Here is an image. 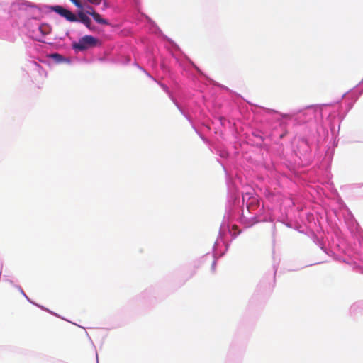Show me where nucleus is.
I'll return each mask as SVG.
<instances>
[{"label": "nucleus", "mask_w": 363, "mask_h": 363, "mask_svg": "<svg viewBox=\"0 0 363 363\" xmlns=\"http://www.w3.org/2000/svg\"><path fill=\"white\" fill-rule=\"evenodd\" d=\"M51 9L70 22L77 21V17L75 14L61 6H52Z\"/></svg>", "instance_id": "f03ea898"}, {"label": "nucleus", "mask_w": 363, "mask_h": 363, "mask_svg": "<svg viewBox=\"0 0 363 363\" xmlns=\"http://www.w3.org/2000/svg\"><path fill=\"white\" fill-rule=\"evenodd\" d=\"M90 4L94 5H99L101 2V0H87Z\"/></svg>", "instance_id": "423d86ee"}, {"label": "nucleus", "mask_w": 363, "mask_h": 363, "mask_svg": "<svg viewBox=\"0 0 363 363\" xmlns=\"http://www.w3.org/2000/svg\"><path fill=\"white\" fill-rule=\"evenodd\" d=\"M91 9H94L91 6L87 5L85 9H81L82 11H91Z\"/></svg>", "instance_id": "0eeeda50"}, {"label": "nucleus", "mask_w": 363, "mask_h": 363, "mask_svg": "<svg viewBox=\"0 0 363 363\" xmlns=\"http://www.w3.org/2000/svg\"><path fill=\"white\" fill-rule=\"evenodd\" d=\"M70 1L74 4L79 9H84V6L80 1L79 0H70Z\"/></svg>", "instance_id": "39448f33"}, {"label": "nucleus", "mask_w": 363, "mask_h": 363, "mask_svg": "<svg viewBox=\"0 0 363 363\" xmlns=\"http://www.w3.org/2000/svg\"><path fill=\"white\" fill-rule=\"evenodd\" d=\"M52 57H53L54 58L59 59V58H60V57H61V55H59V54H53V55H52Z\"/></svg>", "instance_id": "6e6552de"}, {"label": "nucleus", "mask_w": 363, "mask_h": 363, "mask_svg": "<svg viewBox=\"0 0 363 363\" xmlns=\"http://www.w3.org/2000/svg\"><path fill=\"white\" fill-rule=\"evenodd\" d=\"M86 11L80 10L77 13V21L83 23L90 30H94L95 28L91 26V21Z\"/></svg>", "instance_id": "7ed1b4c3"}, {"label": "nucleus", "mask_w": 363, "mask_h": 363, "mask_svg": "<svg viewBox=\"0 0 363 363\" xmlns=\"http://www.w3.org/2000/svg\"><path fill=\"white\" fill-rule=\"evenodd\" d=\"M86 12L87 14L91 16L96 23L106 26L110 25L108 21L103 18L99 13L96 12L94 9H91V11H86Z\"/></svg>", "instance_id": "20e7f679"}, {"label": "nucleus", "mask_w": 363, "mask_h": 363, "mask_svg": "<svg viewBox=\"0 0 363 363\" xmlns=\"http://www.w3.org/2000/svg\"><path fill=\"white\" fill-rule=\"evenodd\" d=\"M98 40L91 35H85L80 38L77 43L72 44L73 48L77 50L83 51L90 47H94L97 45Z\"/></svg>", "instance_id": "f257e3e1"}]
</instances>
